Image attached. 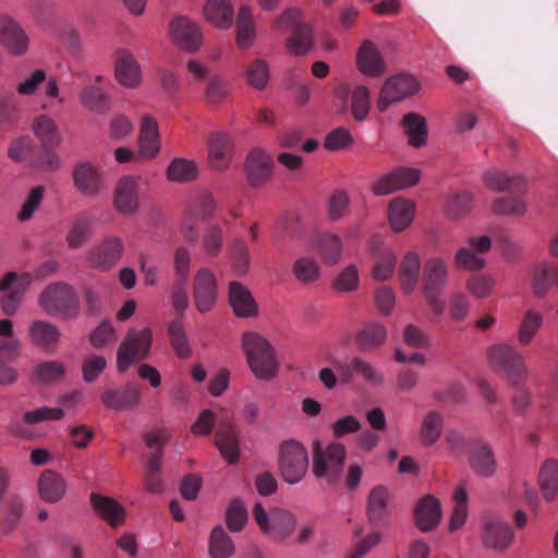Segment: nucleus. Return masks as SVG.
I'll return each instance as SVG.
<instances>
[{
  "label": "nucleus",
  "instance_id": "nucleus-54",
  "mask_svg": "<svg viewBox=\"0 0 558 558\" xmlns=\"http://www.w3.org/2000/svg\"><path fill=\"white\" fill-rule=\"evenodd\" d=\"M371 108L369 90L364 85L356 86L351 95L350 111L354 120H366Z\"/></svg>",
  "mask_w": 558,
  "mask_h": 558
},
{
  "label": "nucleus",
  "instance_id": "nucleus-17",
  "mask_svg": "<svg viewBox=\"0 0 558 558\" xmlns=\"http://www.w3.org/2000/svg\"><path fill=\"white\" fill-rule=\"evenodd\" d=\"M173 41L183 50L194 52L202 45V34L198 26L186 17H177L170 24Z\"/></svg>",
  "mask_w": 558,
  "mask_h": 558
},
{
  "label": "nucleus",
  "instance_id": "nucleus-61",
  "mask_svg": "<svg viewBox=\"0 0 558 558\" xmlns=\"http://www.w3.org/2000/svg\"><path fill=\"white\" fill-rule=\"evenodd\" d=\"M89 234V220L85 217L77 218L66 235L68 245L71 248H78L87 241Z\"/></svg>",
  "mask_w": 558,
  "mask_h": 558
},
{
  "label": "nucleus",
  "instance_id": "nucleus-34",
  "mask_svg": "<svg viewBox=\"0 0 558 558\" xmlns=\"http://www.w3.org/2000/svg\"><path fill=\"white\" fill-rule=\"evenodd\" d=\"M356 62L360 71L367 75L377 76L385 71L384 59L376 46L369 40H365L361 45Z\"/></svg>",
  "mask_w": 558,
  "mask_h": 558
},
{
  "label": "nucleus",
  "instance_id": "nucleus-24",
  "mask_svg": "<svg viewBox=\"0 0 558 558\" xmlns=\"http://www.w3.org/2000/svg\"><path fill=\"white\" fill-rule=\"evenodd\" d=\"M390 490L384 485L372 488L366 500V513L372 525H381L388 518Z\"/></svg>",
  "mask_w": 558,
  "mask_h": 558
},
{
  "label": "nucleus",
  "instance_id": "nucleus-62",
  "mask_svg": "<svg viewBox=\"0 0 558 558\" xmlns=\"http://www.w3.org/2000/svg\"><path fill=\"white\" fill-rule=\"evenodd\" d=\"M223 243V231L217 225L207 227L202 240L203 251L209 256L219 254Z\"/></svg>",
  "mask_w": 558,
  "mask_h": 558
},
{
  "label": "nucleus",
  "instance_id": "nucleus-4",
  "mask_svg": "<svg viewBox=\"0 0 558 558\" xmlns=\"http://www.w3.org/2000/svg\"><path fill=\"white\" fill-rule=\"evenodd\" d=\"M490 366L499 373L510 385L524 383L529 375L523 354L513 345L498 343L487 351Z\"/></svg>",
  "mask_w": 558,
  "mask_h": 558
},
{
  "label": "nucleus",
  "instance_id": "nucleus-16",
  "mask_svg": "<svg viewBox=\"0 0 558 558\" xmlns=\"http://www.w3.org/2000/svg\"><path fill=\"white\" fill-rule=\"evenodd\" d=\"M28 36L23 27L10 17L1 20L0 44L12 56H23L28 49Z\"/></svg>",
  "mask_w": 558,
  "mask_h": 558
},
{
  "label": "nucleus",
  "instance_id": "nucleus-46",
  "mask_svg": "<svg viewBox=\"0 0 558 558\" xmlns=\"http://www.w3.org/2000/svg\"><path fill=\"white\" fill-rule=\"evenodd\" d=\"M543 325V315L533 310L524 313L522 320L517 329V339L519 344L529 345Z\"/></svg>",
  "mask_w": 558,
  "mask_h": 558
},
{
  "label": "nucleus",
  "instance_id": "nucleus-50",
  "mask_svg": "<svg viewBox=\"0 0 558 558\" xmlns=\"http://www.w3.org/2000/svg\"><path fill=\"white\" fill-rule=\"evenodd\" d=\"M246 83L257 90H263L269 81V66L263 59H255L244 68Z\"/></svg>",
  "mask_w": 558,
  "mask_h": 558
},
{
  "label": "nucleus",
  "instance_id": "nucleus-55",
  "mask_svg": "<svg viewBox=\"0 0 558 558\" xmlns=\"http://www.w3.org/2000/svg\"><path fill=\"white\" fill-rule=\"evenodd\" d=\"M216 210V202L208 192L198 193L189 204L186 214L194 218H208Z\"/></svg>",
  "mask_w": 558,
  "mask_h": 558
},
{
  "label": "nucleus",
  "instance_id": "nucleus-43",
  "mask_svg": "<svg viewBox=\"0 0 558 558\" xmlns=\"http://www.w3.org/2000/svg\"><path fill=\"white\" fill-rule=\"evenodd\" d=\"M208 550L211 558H230L233 556L235 546L221 525L213 529L209 536Z\"/></svg>",
  "mask_w": 558,
  "mask_h": 558
},
{
  "label": "nucleus",
  "instance_id": "nucleus-13",
  "mask_svg": "<svg viewBox=\"0 0 558 558\" xmlns=\"http://www.w3.org/2000/svg\"><path fill=\"white\" fill-rule=\"evenodd\" d=\"M217 295L218 283L214 272L207 267L198 269L193 279V300L197 311L202 314L209 312Z\"/></svg>",
  "mask_w": 558,
  "mask_h": 558
},
{
  "label": "nucleus",
  "instance_id": "nucleus-39",
  "mask_svg": "<svg viewBox=\"0 0 558 558\" xmlns=\"http://www.w3.org/2000/svg\"><path fill=\"white\" fill-rule=\"evenodd\" d=\"M294 515L284 509H274L270 512V521L264 531L274 538H287L295 527Z\"/></svg>",
  "mask_w": 558,
  "mask_h": 558
},
{
  "label": "nucleus",
  "instance_id": "nucleus-35",
  "mask_svg": "<svg viewBox=\"0 0 558 558\" xmlns=\"http://www.w3.org/2000/svg\"><path fill=\"white\" fill-rule=\"evenodd\" d=\"M422 268L418 253L410 251L403 256L399 266V278L404 293L409 294L416 288Z\"/></svg>",
  "mask_w": 558,
  "mask_h": 558
},
{
  "label": "nucleus",
  "instance_id": "nucleus-23",
  "mask_svg": "<svg viewBox=\"0 0 558 558\" xmlns=\"http://www.w3.org/2000/svg\"><path fill=\"white\" fill-rule=\"evenodd\" d=\"M215 444L229 464L238 461L240 453L238 434L229 418L218 423Z\"/></svg>",
  "mask_w": 558,
  "mask_h": 558
},
{
  "label": "nucleus",
  "instance_id": "nucleus-25",
  "mask_svg": "<svg viewBox=\"0 0 558 558\" xmlns=\"http://www.w3.org/2000/svg\"><path fill=\"white\" fill-rule=\"evenodd\" d=\"M68 489L65 478L53 470H45L38 477L37 490L39 497L49 504L60 501Z\"/></svg>",
  "mask_w": 558,
  "mask_h": 558
},
{
  "label": "nucleus",
  "instance_id": "nucleus-1",
  "mask_svg": "<svg viewBox=\"0 0 558 558\" xmlns=\"http://www.w3.org/2000/svg\"><path fill=\"white\" fill-rule=\"evenodd\" d=\"M242 349L252 373L262 380H269L277 374L279 363L270 342L262 335L246 331L242 336Z\"/></svg>",
  "mask_w": 558,
  "mask_h": 558
},
{
  "label": "nucleus",
  "instance_id": "nucleus-44",
  "mask_svg": "<svg viewBox=\"0 0 558 558\" xmlns=\"http://www.w3.org/2000/svg\"><path fill=\"white\" fill-rule=\"evenodd\" d=\"M168 336L171 348L177 356L180 359H189L192 355L185 327L180 318H175L169 323Z\"/></svg>",
  "mask_w": 558,
  "mask_h": 558
},
{
  "label": "nucleus",
  "instance_id": "nucleus-30",
  "mask_svg": "<svg viewBox=\"0 0 558 558\" xmlns=\"http://www.w3.org/2000/svg\"><path fill=\"white\" fill-rule=\"evenodd\" d=\"M90 504L95 512L111 527L117 529L124 523L125 510L116 499L93 493Z\"/></svg>",
  "mask_w": 558,
  "mask_h": 558
},
{
  "label": "nucleus",
  "instance_id": "nucleus-32",
  "mask_svg": "<svg viewBox=\"0 0 558 558\" xmlns=\"http://www.w3.org/2000/svg\"><path fill=\"white\" fill-rule=\"evenodd\" d=\"M73 179L75 186L84 195L95 196L100 190V172L89 162L77 165L73 172Z\"/></svg>",
  "mask_w": 558,
  "mask_h": 558
},
{
  "label": "nucleus",
  "instance_id": "nucleus-57",
  "mask_svg": "<svg viewBox=\"0 0 558 558\" xmlns=\"http://www.w3.org/2000/svg\"><path fill=\"white\" fill-rule=\"evenodd\" d=\"M495 279L489 275H473L468 278L465 287L477 299L488 298L495 287Z\"/></svg>",
  "mask_w": 558,
  "mask_h": 558
},
{
  "label": "nucleus",
  "instance_id": "nucleus-47",
  "mask_svg": "<svg viewBox=\"0 0 558 558\" xmlns=\"http://www.w3.org/2000/svg\"><path fill=\"white\" fill-rule=\"evenodd\" d=\"M316 247L327 265H335L340 260L342 245L340 238L333 233H323L316 239Z\"/></svg>",
  "mask_w": 558,
  "mask_h": 558
},
{
  "label": "nucleus",
  "instance_id": "nucleus-5",
  "mask_svg": "<svg viewBox=\"0 0 558 558\" xmlns=\"http://www.w3.org/2000/svg\"><path fill=\"white\" fill-rule=\"evenodd\" d=\"M39 306L50 316L72 319L80 313V301L75 290L65 282L48 284L38 299Z\"/></svg>",
  "mask_w": 558,
  "mask_h": 558
},
{
  "label": "nucleus",
  "instance_id": "nucleus-53",
  "mask_svg": "<svg viewBox=\"0 0 558 558\" xmlns=\"http://www.w3.org/2000/svg\"><path fill=\"white\" fill-rule=\"evenodd\" d=\"M65 374V367L58 361L39 363L34 369L33 380L37 384H51L61 379Z\"/></svg>",
  "mask_w": 558,
  "mask_h": 558
},
{
  "label": "nucleus",
  "instance_id": "nucleus-64",
  "mask_svg": "<svg viewBox=\"0 0 558 558\" xmlns=\"http://www.w3.org/2000/svg\"><path fill=\"white\" fill-rule=\"evenodd\" d=\"M44 193L45 189L41 185L35 186L29 191L17 214L20 221H27L33 217L44 198Z\"/></svg>",
  "mask_w": 558,
  "mask_h": 558
},
{
  "label": "nucleus",
  "instance_id": "nucleus-20",
  "mask_svg": "<svg viewBox=\"0 0 558 558\" xmlns=\"http://www.w3.org/2000/svg\"><path fill=\"white\" fill-rule=\"evenodd\" d=\"M208 163L217 171L226 170L233 157V141L226 133H215L208 140Z\"/></svg>",
  "mask_w": 558,
  "mask_h": 558
},
{
  "label": "nucleus",
  "instance_id": "nucleus-56",
  "mask_svg": "<svg viewBox=\"0 0 558 558\" xmlns=\"http://www.w3.org/2000/svg\"><path fill=\"white\" fill-rule=\"evenodd\" d=\"M350 205V196L343 190H336L327 202V216L330 220L337 221L345 216Z\"/></svg>",
  "mask_w": 558,
  "mask_h": 558
},
{
  "label": "nucleus",
  "instance_id": "nucleus-49",
  "mask_svg": "<svg viewBox=\"0 0 558 558\" xmlns=\"http://www.w3.org/2000/svg\"><path fill=\"white\" fill-rule=\"evenodd\" d=\"M292 274L302 283H312L319 279L320 266L316 258L302 256L294 260Z\"/></svg>",
  "mask_w": 558,
  "mask_h": 558
},
{
  "label": "nucleus",
  "instance_id": "nucleus-41",
  "mask_svg": "<svg viewBox=\"0 0 558 558\" xmlns=\"http://www.w3.org/2000/svg\"><path fill=\"white\" fill-rule=\"evenodd\" d=\"M539 487L547 501L555 499L558 492V460L547 459L539 470Z\"/></svg>",
  "mask_w": 558,
  "mask_h": 558
},
{
  "label": "nucleus",
  "instance_id": "nucleus-11",
  "mask_svg": "<svg viewBox=\"0 0 558 558\" xmlns=\"http://www.w3.org/2000/svg\"><path fill=\"white\" fill-rule=\"evenodd\" d=\"M124 253V244L119 236L108 235L87 254L88 265L100 271H108L119 263Z\"/></svg>",
  "mask_w": 558,
  "mask_h": 558
},
{
  "label": "nucleus",
  "instance_id": "nucleus-63",
  "mask_svg": "<svg viewBox=\"0 0 558 558\" xmlns=\"http://www.w3.org/2000/svg\"><path fill=\"white\" fill-rule=\"evenodd\" d=\"M493 211L497 215L523 216L526 205L515 197H499L493 203Z\"/></svg>",
  "mask_w": 558,
  "mask_h": 558
},
{
  "label": "nucleus",
  "instance_id": "nucleus-19",
  "mask_svg": "<svg viewBox=\"0 0 558 558\" xmlns=\"http://www.w3.org/2000/svg\"><path fill=\"white\" fill-rule=\"evenodd\" d=\"M272 159L265 151L253 149L245 162V172L250 185L254 187L262 186L272 175Z\"/></svg>",
  "mask_w": 558,
  "mask_h": 558
},
{
  "label": "nucleus",
  "instance_id": "nucleus-59",
  "mask_svg": "<svg viewBox=\"0 0 558 558\" xmlns=\"http://www.w3.org/2000/svg\"><path fill=\"white\" fill-rule=\"evenodd\" d=\"M226 521L231 532H240L244 529L247 522V510L242 501L234 499L230 502L226 513Z\"/></svg>",
  "mask_w": 558,
  "mask_h": 558
},
{
  "label": "nucleus",
  "instance_id": "nucleus-7",
  "mask_svg": "<svg viewBox=\"0 0 558 558\" xmlns=\"http://www.w3.org/2000/svg\"><path fill=\"white\" fill-rule=\"evenodd\" d=\"M276 27L283 32L291 29L292 34L287 39V49L294 56L305 54L314 46L313 31L301 19V12L289 9L283 12L276 22Z\"/></svg>",
  "mask_w": 558,
  "mask_h": 558
},
{
  "label": "nucleus",
  "instance_id": "nucleus-36",
  "mask_svg": "<svg viewBox=\"0 0 558 558\" xmlns=\"http://www.w3.org/2000/svg\"><path fill=\"white\" fill-rule=\"evenodd\" d=\"M401 126L410 146L420 148L427 143L428 130L423 116L415 112L407 113L401 120Z\"/></svg>",
  "mask_w": 558,
  "mask_h": 558
},
{
  "label": "nucleus",
  "instance_id": "nucleus-3",
  "mask_svg": "<svg viewBox=\"0 0 558 558\" xmlns=\"http://www.w3.org/2000/svg\"><path fill=\"white\" fill-rule=\"evenodd\" d=\"M448 279L449 267L445 259L433 256L425 260L422 268V293L436 316H440L445 312V302L441 294Z\"/></svg>",
  "mask_w": 558,
  "mask_h": 558
},
{
  "label": "nucleus",
  "instance_id": "nucleus-8",
  "mask_svg": "<svg viewBox=\"0 0 558 558\" xmlns=\"http://www.w3.org/2000/svg\"><path fill=\"white\" fill-rule=\"evenodd\" d=\"M33 131L40 142L41 155L38 167L45 170H57L60 166L56 148L61 143V134L56 122L48 116H40L33 122Z\"/></svg>",
  "mask_w": 558,
  "mask_h": 558
},
{
  "label": "nucleus",
  "instance_id": "nucleus-40",
  "mask_svg": "<svg viewBox=\"0 0 558 558\" xmlns=\"http://www.w3.org/2000/svg\"><path fill=\"white\" fill-rule=\"evenodd\" d=\"M204 14L208 22L220 28H228L233 22V9L229 0H207Z\"/></svg>",
  "mask_w": 558,
  "mask_h": 558
},
{
  "label": "nucleus",
  "instance_id": "nucleus-15",
  "mask_svg": "<svg viewBox=\"0 0 558 558\" xmlns=\"http://www.w3.org/2000/svg\"><path fill=\"white\" fill-rule=\"evenodd\" d=\"M513 539L514 532L507 522L488 520L484 523L482 542L486 548L502 553L511 546Z\"/></svg>",
  "mask_w": 558,
  "mask_h": 558
},
{
  "label": "nucleus",
  "instance_id": "nucleus-12",
  "mask_svg": "<svg viewBox=\"0 0 558 558\" xmlns=\"http://www.w3.org/2000/svg\"><path fill=\"white\" fill-rule=\"evenodd\" d=\"M420 84L411 75L399 74L386 81L377 101V109L384 112L397 101H401L418 92Z\"/></svg>",
  "mask_w": 558,
  "mask_h": 558
},
{
  "label": "nucleus",
  "instance_id": "nucleus-26",
  "mask_svg": "<svg viewBox=\"0 0 558 558\" xmlns=\"http://www.w3.org/2000/svg\"><path fill=\"white\" fill-rule=\"evenodd\" d=\"M415 523L422 532L436 529L441 519L439 500L432 495H425L420 499L414 511Z\"/></svg>",
  "mask_w": 558,
  "mask_h": 558
},
{
  "label": "nucleus",
  "instance_id": "nucleus-42",
  "mask_svg": "<svg viewBox=\"0 0 558 558\" xmlns=\"http://www.w3.org/2000/svg\"><path fill=\"white\" fill-rule=\"evenodd\" d=\"M198 177V166L192 159L177 157L167 168V179L171 182L187 183Z\"/></svg>",
  "mask_w": 558,
  "mask_h": 558
},
{
  "label": "nucleus",
  "instance_id": "nucleus-27",
  "mask_svg": "<svg viewBox=\"0 0 558 558\" xmlns=\"http://www.w3.org/2000/svg\"><path fill=\"white\" fill-rule=\"evenodd\" d=\"M141 400V391L133 385L128 384L118 389H107L101 396L105 407L121 411L135 408Z\"/></svg>",
  "mask_w": 558,
  "mask_h": 558
},
{
  "label": "nucleus",
  "instance_id": "nucleus-60",
  "mask_svg": "<svg viewBox=\"0 0 558 558\" xmlns=\"http://www.w3.org/2000/svg\"><path fill=\"white\" fill-rule=\"evenodd\" d=\"M397 257L391 250L381 251L375 262L373 277L376 280H386L390 278L395 271Z\"/></svg>",
  "mask_w": 558,
  "mask_h": 558
},
{
  "label": "nucleus",
  "instance_id": "nucleus-2",
  "mask_svg": "<svg viewBox=\"0 0 558 558\" xmlns=\"http://www.w3.org/2000/svg\"><path fill=\"white\" fill-rule=\"evenodd\" d=\"M312 473L320 481L333 485L340 481L343 474L347 449L340 442H330L324 446L319 440L313 442Z\"/></svg>",
  "mask_w": 558,
  "mask_h": 558
},
{
  "label": "nucleus",
  "instance_id": "nucleus-31",
  "mask_svg": "<svg viewBox=\"0 0 558 558\" xmlns=\"http://www.w3.org/2000/svg\"><path fill=\"white\" fill-rule=\"evenodd\" d=\"M485 185L495 192L521 194L525 192V179L522 175H510L497 169H489L484 174Z\"/></svg>",
  "mask_w": 558,
  "mask_h": 558
},
{
  "label": "nucleus",
  "instance_id": "nucleus-6",
  "mask_svg": "<svg viewBox=\"0 0 558 558\" xmlns=\"http://www.w3.org/2000/svg\"><path fill=\"white\" fill-rule=\"evenodd\" d=\"M308 470L306 448L295 439L283 441L279 447V471L288 484L300 483Z\"/></svg>",
  "mask_w": 558,
  "mask_h": 558
},
{
  "label": "nucleus",
  "instance_id": "nucleus-29",
  "mask_svg": "<svg viewBox=\"0 0 558 558\" xmlns=\"http://www.w3.org/2000/svg\"><path fill=\"white\" fill-rule=\"evenodd\" d=\"M229 302L238 317L250 318L258 314V306L250 290L241 282L232 281L229 284Z\"/></svg>",
  "mask_w": 558,
  "mask_h": 558
},
{
  "label": "nucleus",
  "instance_id": "nucleus-18",
  "mask_svg": "<svg viewBox=\"0 0 558 558\" xmlns=\"http://www.w3.org/2000/svg\"><path fill=\"white\" fill-rule=\"evenodd\" d=\"M116 209L122 215H132L140 207V191L137 181L125 175L117 183L113 196Z\"/></svg>",
  "mask_w": 558,
  "mask_h": 558
},
{
  "label": "nucleus",
  "instance_id": "nucleus-45",
  "mask_svg": "<svg viewBox=\"0 0 558 558\" xmlns=\"http://www.w3.org/2000/svg\"><path fill=\"white\" fill-rule=\"evenodd\" d=\"M386 329L378 323L365 325L356 335V343L363 351H372L380 347L386 340Z\"/></svg>",
  "mask_w": 558,
  "mask_h": 558
},
{
  "label": "nucleus",
  "instance_id": "nucleus-14",
  "mask_svg": "<svg viewBox=\"0 0 558 558\" xmlns=\"http://www.w3.org/2000/svg\"><path fill=\"white\" fill-rule=\"evenodd\" d=\"M420 180V171L414 168H398L380 177L372 185V191L377 196L395 193L416 184Z\"/></svg>",
  "mask_w": 558,
  "mask_h": 558
},
{
  "label": "nucleus",
  "instance_id": "nucleus-58",
  "mask_svg": "<svg viewBox=\"0 0 558 558\" xmlns=\"http://www.w3.org/2000/svg\"><path fill=\"white\" fill-rule=\"evenodd\" d=\"M232 268L238 276H243L250 268V253L246 243L236 239L231 246Z\"/></svg>",
  "mask_w": 558,
  "mask_h": 558
},
{
  "label": "nucleus",
  "instance_id": "nucleus-48",
  "mask_svg": "<svg viewBox=\"0 0 558 558\" xmlns=\"http://www.w3.org/2000/svg\"><path fill=\"white\" fill-rule=\"evenodd\" d=\"M81 101L85 108L95 112L104 113L109 109V96L98 86L86 85L81 93Z\"/></svg>",
  "mask_w": 558,
  "mask_h": 558
},
{
  "label": "nucleus",
  "instance_id": "nucleus-28",
  "mask_svg": "<svg viewBox=\"0 0 558 558\" xmlns=\"http://www.w3.org/2000/svg\"><path fill=\"white\" fill-rule=\"evenodd\" d=\"M28 336L35 347L46 352H53L61 337V332L54 324L38 319L29 325Z\"/></svg>",
  "mask_w": 558,
  "mask_h": 558
},
{
  "label": "nucleus",
  "instance_id": "nucleus-10",
  "mask_svg": "<svg viewBox=\"0 0 558 558\" xmlns=\"http://www.w3.org/2000/svg\"><path fill=\"white\" fill-rule=\"evenodd\" d=\"M33 282L31 272L9 271L0 279V291L3 293L0 304L8 316L15 314L23 294Z\"/></svg>",
  "mask_w": 558,
  "mask_h": 558
},
{
  "label": "nucleus",
  "instance_id": "nucleus-9",
  "mask_svg": "<svg viewBox=\"0 0 558 558\" xmlns=\"http://www.w3.org/2000/svg\"><path fill=\"white\" fill-rule=\"evenodd\" d=\"M153 342V332L149 328L142 330L130 329L118 348L117 368L124 373L134 362L148 356Z\"/></svg>",
  "mask_w": 558,
  "mask_h": 558
},
{
  "label": "nucleus",
  "instance_id": "nucleus-33",
  "mask_svg": "<svg viewBox=\"0 0 558 558\" xmlns=\"http://www.w3.org/2000/svg\"><path fill=\"white\" fill-rule=\"evenodd\" d=\"M138 143L140 151L145 158H154L160 150L158 123L150 116L142 119Z\"/></svg>",
  "mask_w": 558,
  "mask_h": 558
},
{
  "label": "nucleus",
  "instance_id": "nucleus-22",
  "mask_svg": "<svg viewBox=\"0 0 558 558\" xmlns=\"http://www.w3.org/2000/svg\"><path fill=\"white\" fill-rule=\"evenodd\" d=\"M469 463L473 472L482 477H492L497 470L493 448L483 440H476L472 444Z\"/></svg>",
  "mask_w": 558,
  "mask_h": 558
},
{
  "label": "nucleus",
  "instance_id": "nucleus-51",
  "mask_svg": "<svg viewBox=\"0 0 558 558\" xmlns=\"http://www.w3.org/2000/svg\"><path fill=\"white\" fill-rule=\"evenodd\" d=\"M255 37V28L251 20L250 10L241 7L236 20V43L240 48H248Z\"/></svg>",
  "mask_w": 558,
  "mask_h": 558
},
{
  "label": "nucleus",
  "instance_id": "nucleus-21",
  "mask_svg": "<svg viewBox=\"0 0 558 558\" xmlns=\"http://www.w3.org/2000/svg\"><path fill=\"white\" fill-rule=\"evenodd\" d=\"M114 74L118 83L126 88H136L142 82L141 65L125 49L117 52Z\"/></svg>",
  "mask_w": 558,
  "mask_h": 558
},
{
  "label": "nucleus",
  "instance_id": "nucleus-52",
  "mask_svg": "<svg viewBox=\"0 0 558 558\" xmlns=\"http://www.w3.org/2000/svg\"><path fill=\"white\" fill-rule=\"evenodd\" d=\"M160 469V452L151 453L147 460L144 473V485L147 492L159 494L163 490L162 481L159 474Z\"/></svg>",
  "mask_w": 558,
  "mask_h": 558
},
{
  "label": "nucleus",
  "instance_id": "nucleus-37",
  "mask_svg": "<svg viewBox=\"0 0 558 558\" xmlns=\"http://www.w3.org/2000/svg\"><path fill=\"white\" fill-rule=\"evenodd\" d=\"M415 205L413 202L397 197L389 204L388 215L392 229L401 232L407 229L413 220Z\"/></svg>",
  "mask_w": 558,
  "mask_h": 558
},
{
  "label": "nucleus",
  "instance_id": "nucleus-38",
  "mask_svg": "<svg viewBox=\"0 0 558 558\" xmlns=\"http://www.w3.org/2000/svg\"><path fill=\"white\" fill-rule=\"evenodd\" d=\"M444 429V416L439 411H428L420 426V441L424 447H432L440 438Z\"/></svg>",
  "mask_w": 558,
  "mask_h": 558
}]
</instances>
